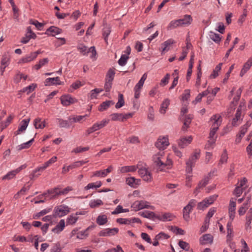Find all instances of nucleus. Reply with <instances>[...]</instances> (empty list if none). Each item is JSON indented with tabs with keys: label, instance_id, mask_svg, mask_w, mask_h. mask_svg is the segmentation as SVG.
<instances>
[{
	"label": "nucleus",
	"instance_id": "15",
	"mask_svg": "<svg viewBox=\"0 0 252 252\" xmlns=\"http://www.w3.org/2000/svg\"><path fill=\"white\" fill-rule=\"evenodd\" d=\"M10 57L7 54H4L2 56L1 60V65L0 67L1 75L3 74L5 68L9 65Z\"/></svg>",
	"mask_w": 252,
	"mask_h": 252
},
{
	"label": "nucleus",
	"instance_id": "19",
	"mask_svg": "<svg viewBox=\"0 0 252 252\" xmlns=\"http://www.w3.org/2000/svg\"><path fill=\"white\" fill-rule=\"evenodd\" d=\"M216 133L210 130L209 136V140L205 145L206 149H209L215 144L217 138V136L215 137Z\"/></svg>",
	"mask_w": 252,
	"mask_h": 252
},
{
	"label": "nucleus",
	"instance_id": "57",
	"mask_svg": "<svg viewBox=\"0 0 252 252\" xmlns=\"http://www.w3.org/2000/svg\"><path fill=\"white\" fill-rule=\"evenodd\" d=\"M17 174L15 170L11 171L2 177V180H10L13 178Z\"/></svg>",
	"mask_w": 252,
	"mask_h": 252
},
{
	"label": "nucleus",
	"instance_id": "51",
	"mask_svg": "<svg viewBox=\"0 0 252 252\" xmlns=\"http://www.w3.org/2000/svg\"><path fill=\"white\" fill-rule=\"evenodd\" d=\"M115 74V72L114 70L113 69L110 68L107 73L105 80L112 82L114 78Z\"/></svg>",
	"mask_w": 252,
	"mask_h": 252
},
{
	"label": "nucleus",
	"instance_id": "7",
	"mask_svg": "<svg viewBox=\"0 0 252 252\" xmlns=\"http://www.w3.org/2000/svg\"><path fill=\"white\" fill-rule=\"evenodd\" d=\"M138 174L146 182H151L153 180L152 174L151 172L146 168L142 167L138 170Z\"/></svg>",
	"mask_w": 252,
	"mask_h": 252
},
{
	"label": "nucleus",
	"instance_id": "38",
	"mask_svg": "<svg viewBox=\"0 0 252 252\" xmlns=\"http://www.w3.org/2000/svg\"><path fill=\"white\" fill-rule=\"evenodd\" d=\"M111 28L109 26L104 27L102 31V34L105 42L108 44V37L111 33Z\"/></svg>",
	"mask_w": 252,
	"mask_h": 252
},
{
	"label": "nucleus",
	"instance_id": "23",
	"mask_svg": "<svg viewBox=\"0 0 252 252\" xmlns=\"http://www.w3.org/2000/svg\"><path fill=\"white\" fill-rule=\"evenodd\" d=\"M175 216L171 213H165L162 216L158 215L157 219L162 221H171L173 220Z\"/></svg>",
	"mask_w": 252,
	"mask_h": 252
},
{
	"label": "nucleus",
	"instance_id": "10",
	"mask_svg": "<svg viewBox=\"0 0 252 252\" xmlns=\"http://www.w3.org/2000/svg\"><path fill=\"white\" fill-rule=\"evenodd\" d=\"M169 142L167 136H160L155 143V146L159 150H164L169 145Z\"/></svg>",
	"mask_w": 252,
	"mask_h": 252
},
{
	"label": "nucleus",
	"instance_id": "31",
	"mask_svg": "<svg viewBox=\"0 0 252 252\" xmlns=\"http://www.w3.org/2000/svg\"><path fill=\"white\" fill-rule=\"evenodd\" d=\"M136 169L137 167L135 165L125 166L121 167L120 171L122 173H126L130 172H134Z\"/></svg>",
	"mask_w": 252,
	"mask_h": 252
},
{
	"label": "nucleus",
	"instance_id": "43",
	"mask_svg": "<svg viewBox=\"0 0 252 252\" xmlns=\"http://www.w3.org/2000/svg\"><path fill=\"white\" fill-rule=\"evenodd\" d=\"M90 227H88L85 230L79 231L77 233V238L79 239H83L86 238L89 235L88 230Z\"/></svg>",
	"mask_w": 252,
	"mask_h": 252
},
{
	"label": "nucleus",
	"instance_id": "11",
	"mask_svg": "<svg viewBox=\"0 0 252 252\" xmlns=\"http://www.w3.org/2000/svg\"><path fill=\"white\" fill-rule=\"evenodd\" d=\"M119 232L118 228H106L102 230L99 232V236H112L116 235Z\"/></svg>",
	"mask_w": 252,
	"mask_h": 252
},
{
	"label": "nucleus",
	"instance_id": "47",
	"mask_svg": "<svg viewBox=\"0 0 252 252\" xmlns=\"http://www.w3.org/2000/svg\"><path fill=\"white\" fill-rule=\"evenodd\" d=\"M86 116H87V115H84V116H70L68 117V120L70 121L71 123L79 122Z\"/></svg>",
	"mask_w": 252,
	"mask_h": 252
},
{
	"label": "nucleus",
	"instance_id": "29",
	"mask_svg": "<svg viewBox=\"0 0 252 252\" xmlns=\"http://www.w3.org/2000/svg\"><path fill=\"white\" fill-rule=\"evenodd\" d=\"M34 126L35 128H41L43 129L45 127V121H41V119L40 118H37L34 120Z\"/></svg>",
	"mask_w": 252,
	"mask_h": 252
},
{
	"label": "nucleus",
	"instance_id": "52",
	"mask_svg": "<svg viewBox=\"0 0 252 252\" xmlns=\"http://www.w3.org/2000/svg\"><path fill=\"white\" fill-rule=\"evenodd\" d=\"M250 126L251 123L249 122H247L244 125L240 127V133L239 134L241 135V136H244Z\"/></svg>",
	"mask_w": 252,
	"mask_h": 252
},
{
	"label": "nucleus",
	"instance_id": "35",
	"mask_svg": "<svg viewBox=\"0 0 252 252\" xmlns=\"http://www.w3.org/2000/svg\"><path fill=\"white\" fill-rule=\"evenodd\" d=\"M78 220V217L75 216L74 214L70 215L66 219V225H73Z\"/></svg>",
	"mask_w": 252,
	"mask_h": 252
},
{
	"label": "nucleus",
	"instance_id": "62",
	"mask_svg": "<svg viewBox=\"0 0 252 252\" xmlns=\"http://www.w3.org/2000/svg\"><path fill=\"white\" fill-rule=\"evenodd\" d=\"M128 57L126 55L121 56L120 59L118 61V63L121 66H124L127 62Z\"/></svg>",
	"mask_w": 252,
	"mask_h": 252
},
{
	"label": "nucleus",
	"instance_id": "45",
	"mask_svg": "<svg viewBox=\"0 0 252 252\" xmlns=\"http://www.w3.org/2000/svg\"><path fill=\"white\" fill-rule=\"evenodd\" d=\"M250 199H248L247 201V203H245L243 204V205L239 209L238 213L240 216L244 215L246 210L248 209V207L247 206L248 204L250 203Z\"/></svg>",
	"mask_w": 252,
	"mask_h": 252
},
{
	"label": "nucleus",
	"instance_id": "5",
	"mask_svg": "<svg viewBox=\"0 0 252 252\" xmlns=\"http://www.w3.org/2000/svg\"><path fill=\"white\" fill-rule=\"evenodd\" d=\"M70 209L67 206L60 205L54 208L53 216L55 218L62 217L67 215Z\"/></svg>",
	"mask_w": 252,
	"mask_h": 252
},
{
	"label": "nucleus",
	"instance_id": "16",
	"mask_svg": "<svg viewBox=\"0 0 252 252\" xmlns=\"http://www.w3.org/2000/svg\"><path fill=\"white\" fill-rule=\"evenodd\" d=\"M213 236L211 234H204L199 239L200 244L201 245L211 244L213 242Z\"/></svg>",
	"mask_w": 252,
	"mask_h": 252
},
{
	"label": "nucleus",
	"instance_id": "2",
	"mask_svg": "<svg viewBox=\"0 0 252 252\" xmlns=\"http://www.w3.org/2000/svg\"><path fill=\"white\" fill-rule=\"evenodd\" d=\"M200 155V150H195L193 155L190 156L189 159L186 162V170L187 173L190 174L192 172V167L194 166L196 160L199 158Z\"/></svg>",
	"mask_w": 252,
	"mask_h": 252
},
{
	"label": "nucleus",
	"instance_id": "60",
	"mask_svg": "<svg viewBox=\"0 0 252 252\" xmlns=\"http://www.w3.org/2000/svg\"><path fill=\"white\" fill-rule=\"evenodd\" d=\"M178 244L180 247L184 250L188 251L189 249V243L183 240L179 241Z\"/></svg>",
	"mask_w": 252,
	"mask_h": 252
},
{
	"label": "nucleus",
	"instance_id": "13",
	"mask_svg": "<svg viewBox=\"0 0 252 252\" xmlns=\"http://www.w3.org/2000/svg\"><path fill=\"white\" fill-rule=\"evenodd\" d=\"M236 203L235 201H233V199L231 198L229 202L228 207V214L230 220L232 221L235 216Z\"/></svg>",
	"mask_w": 252,
	"mask_h": 252
},
{
	"label": "nucleus",
	"instance_id": "49",
	"mask_svg": "<svg viewBox=\"0 0 252 252\" xmlns=\"http://www.w3.org/2000/svg\"><path fill=\"white\" fill-rule=\"evenodd\" d=\"M103 202L100 199L92 200L90 202L89 205L91 208H94L103 205Z\"/></svg>",
	"mask_w": 252,
	"mask_h": 252
},
{
	"label": "nucleus",
	"instance_id": "4",
	"mask_svg": "<svg viewBox=\"0 0 252 252\" xmlns=\"http://www.w3.org/2000/svg\"><path fill=\"white\" fill-rule=\"evenodd\" d=\"M218 195L214 194L208 197L205 198L202 201L197 204V208L198 210H204L207 208L209 205L212 204L217 199Z\"/></svg>",
	"mask_w": 252,
	"mask_h": 252
},
{
	"label": "nucleus",
	"instance_id": "33",
	"mask_svg": "<svg viewBox=\"0 0 252 252\" xmlns=\"http://www.w3.org/2000/svg\"><path fill=\"white\" fill-rule=\"evenodd\" d=\"M107 221V218L105 215H99L96 220V223L99 225H104Z\"/></svg>",
	"mask_w": 252,
	"mask_h": 252
},
{
	"label": "nucleus",
	"instance_id": "28",
	"mask_svg": "<svg viewBox=\"0 0 252 252\" xmlns=\"http://www.w3.org/2000/svg\"><path fill=\"white\" fill-rule=\"evenodd\" d=\"M243 118H241V115L240 113H236L234 118L232 120V126L236 127L238 126L242 122Z\"/></svg>",
	"mask_w": 252,
	"mask_h": 252
},
{
	"label": "nucleus",
	"instance_id": "36",
	"mask_svg": "<svg viewBox=\"0 0 252 252\" xmlns=\"http://www.w3.org/2000/svg\"><path fill=\"white\" fill-rule=\"evenodd\" d=\"M102 185V183L100 181H97L95 183H91L88 184L87 186L85 187V190H89L90 189H97L100 187Z\"/></svg>",
	"mask_w": 252,
	"mask_h": 252
},
{
	"label": "nucleus",
	"instance_id": "26",
	"mask_svg": "<svg viewBox=\"0 0 252 252\" xmlns=\"http://www.w3.org/2000/svg\"><path fill=\"white\" fill-rule=\"evenodd\" d=\"M252 65V57L250 58L248 61L244 64L243 68L242 69L240 75L242 77L250 68Z\"/></svg>",
	"mask_w": 252,
	"mask_h": 252
},
{
	"label": "nucleus",
	"instance_id": "53",
	"mask_svg": "<svg viewBox=\"0 0 252 252\" xmlns=\"http://www.w3.org/2000/svg\"><path fill=\"white\" fill-rule=\"evenodd\" d=\"M125 104L124 96L122 94H119L118 101L115 105V107L117 109L120 108Z\"/></svg>",
	"mask_w": 252,
	"mask_h": 252
},
{
	"label": "nucleus",
	"instance_id": "17",
	"mask_svg": "<svg viewBox=\"0 0 252 252\" xmlns=\"http://www.w3.org/2000/svg\"><path fill=\"white\" fill-rule=\"evenodd\" d=\"M30 120V119L23 120L20 124L18 130L14 132V134L17 135L24 131L28 126Z\"/></svg>",
	"mask_w": 252,
	"mask_h": 252
},
{
	"label": "nucleus",
	"instance_id": "34",
	"mask_svg": "<svg viewBox=\"0 0 252 252\" xmlns=\"http://www.w3.org/2000/svg\"><path fill=\"white\" fill-rule=\"evenodd\" d=\"M170 104V100L169 99L166 98L164 100L161 104L160 108V112L161 114H164L166 112V109L168 108Z\"/></svg>",
	"mask_w": 252,
	"mask_h": 252
},
{
	"label": "nucleus",
	"instance_id": "46",
	"mask_svg": "<svg viewBox=\"0 0 252 252\" xmlns=\"http://www.w3.org/2000/svg\"><path fill=\"white\" fill-rule=\"evenodd\" d=\"M231 220H230L227 223V239H231L232 237L233 228Z\"/></svg>",
	"mask_w": 252,
	"mask_h": 252
},
{
	"label": "nucleus",
	"instance_id": "18",
	"mask_svg": "<svg viewBox=\"0 0 252 252\" xmlns=\"http://www.w3.org/2000/svg\"><path fill=\"white\" fill-rule=\"evenodd\" d=\"M192 140L191 136L188 137H181L178 141V145L181 148H184L185 147L190 144Z\"/></svg>",
	"mask_w": 252,
	"mask_h": 252
},
{
	"label": "nucleus",
	"instance_id": "44",
	"mask_svg": "<svg viewBox=\"0 0 252 252\" xmlns=\"http://www.w3.org/2000/svg\"><path fill=\"white\" fill-rule=\"evenodd\" d=\"M34 141V138H32L30 141L24 143L20 145H18L17 146V150L18 151H21L24 149H27L29 148L32 145V143Z\"/></svg>",
	"mask_w": 252,
	"mask_h": 252
},
{
	"label": "nucleus",
	"instance_id": "59",
	"mask_svg": "<svg viewBox=\"0 0 252 252\" xmlns=\"http://www.w3.org/2000/svg\"><path fill=\"white\" fill-rule=\"evenodd\" d=\"M36 85L34 84H32L29 86L24 88L22 90V92H27V94H29L32 91H33L34 89L36 88Z\"/></svg>",
	"mask_w": 252,
	"mask_h": 252
},
{
	"label": "nucleus",
	"instance_id": "55",
	"mask_svg": "<svg viewBox=\"0 0 252 252\" xmlns=\"http://www.w3.org/2000/svg\"><path fill=\"white\" fill-rule=\"evenodd\" d=\"M13 118V116L10 115L5 122L1 123V130L5 128L11 123Z\"/></svg>",
	"mask_w": 252,
	"mask_h": 252
},
{
	"label": "nucleus",
	"instance_id": "61",
	"mask_svg": "<svg viewBox=\"0 0 252 252\" xmlns=\"http://www.w3.org/2000/svg\"><path fill=\"white\" fill-rule=\"evenodd\" d=\"M102 91V89H95L91 91L90 98L91 99L96 98L98 94Z\"/></svg>",
	"mask_w": 252,
	"mask_h": 252
},
{
	"label": "nucleus",
	"instance_id": "50",
	"mask_svg": "<svg viewBox=\"0 0 252 252\" xmlns=\"http://www.w3.org/2000/svg\"><path fill=\"white\" fill-rule=\"evenodd\" d=\"M228 159V155L226 149H224L222 154L221 155L220 159V160L219 165L226 163Z\"/></svg>",
	"mask_w": 252,
	"mask_h": 252
},
{
	"label": "nucleus",
	"instance_id": "42",
	"mask_svg": "<svg viewBox=\"0 0 252 252\" xmlns=\"http://www.w3.org/2000/svg\"><path fill=\"white\" fill-rule=\"evenodd\" d=\"M209 36L211 39L217 43H218L220 41L221 37L218 33H215L213 32H209Z\"/></svg>",
	"mask_w": 252,
	"mask_h": 252
},
{
	"label": "nucleus",
	"instance_id": "63",
	"mask_svg": "<svg viewBox=\"0 0 252 252\" xmlns=\"http://www.w3.org/2000/svg\"><path fill=\"white\" fill-rule=\"evenodd\" d=\"M252 214H248L246 216V228L248 229V228H251V223L252 222Z\"/></svg>",
	"mask_w": 252,
	"mask_h": 252
},
{
	"label": "nucleus",
	"instance_id": "8",
	"mask_svg": "<svg viewBox=\"0 0 252 252\" xmlns=\"http://www.w3.org/2000/svg\"><path fill=\"white\" fill-rule=\"evenodd\" d=\"M61 104L64 106H67L71 104L77 103L78 100L69 94L63 95L60 97Z\"/></svg>",
	"mask_w": 252,
	"mask_h": 252
},
{
	"label": "nucleus",
	"instance_id": "40",
	"mask_svg": "<svg viewBox=\"0 0 252 252\" xmlns=\"http://www.w3.org/2000/svg\"><path fill=\"white\" fill-rule=\"evenodd\" d=\"M60 189V188L59 187H57L56 188H55L54 189H48L47 190V192L49 194H54V195H52L50 197V199L56 198L58 196L60 195V194H57V193H58L59 190Z\"/></svg>",
	"mask_w": 252,
	"mask_h": 252
},
{
	"label": "nucleus",
	"instance_id": "54",
	"mask_svg": "<svg viewBox=\"0 0 252 252\" xmlns=\"http://www.w3.org/2000/svg\"><path fill=\"white\" fill-rule=\"evenodd\" d=\"M111 120L113 121H123V113H113L110 115Z\"/></svg>",
	"mask_w": 252,
	"mask_h": 252
},
{
	"label": "nucleus",
	"instance_id": "48",
	"mask_svg": "<svg viewBox=\"0 0 252 252\" xmlns=\"http://www.w3.org/2000/svg\"><path fill=\"white\" fill-rule=\"evenodd\" d=\"M222 65V63H220L216 66L212 73L210 76V78H215L218 76V72L220 70Z\"/></svg>",
	"mask_w": 252,
	"mask_h": 252
},
{
	"label": "nucleus",
	"instance_id": "37",
	"mask_svg": "<svg viewBox=\"0 0 252 252\" xmlns=\"http://www.w3.org/2000/svg\"><path fill=\"white\" fill-rule=\"evenodd\" d=\"M114 103L111 100H107L102 102L99 106L98 110L103 111L108 108Z\"/></svg>",
	"mask_w": 252,
	"mask_h": 252
},
{
	"label": "nucleus",
	"instance_id": "22",
	"mask_svg": "<svg viewBox=\"0 0 252 252\" xmlns=\"http://www.w3.org/2000/svg\"><path fill=\"white\" fill-rule=\"evenodd\" d=\"M62 32V30L59 28L55 26H51L47 30L45 33L54 36L56 34L61 33Z\"/></svg>",
	"mask_w": 252,
	"mask_h": 252
},
{
	"label": "nucleus",
	"instance_id": "64",
	"mask_svg": "<svg viewBox=\"0 0 252 252\" xmlns=\"http://www.w3.org/2000/svg\"><path fill=\"white\" fill-rule=\"evenodd\" d=\"M51 252H63L60 244L59 243L54 244L51 249Z\"/></svg>",
	"mask_w": 252,
	"mask_h": 252
},
{
	"label": "nucleus",
	"instance_id": "1",
	"mask_svg": "<svg viewBox=\"0 0 252 252\" xmlns=\"http://www.w3.org/2000/svg\"><path fill=\"white\" fill-rule=\"evenodd\" d=\"M164 152L160 151L157 154L153 156V161L156 164L157 169L160 171H165L167 169L171 168L172 161L171 159L166 158V162H164Z\"/></svg>",
	"mask_w": 252,
	"mask_h": 252
},
{
	"label": "nucleus",
	"instance_id": "58",
	"mask_svg": "<svg viewBox=\"0 0 252 252\" xmlns=\"http://www.w3.org/2000/svg\"><path fill=\"white\" fill-rule=\"evenodd\" d=\"M77 49L80 51L83 55H88L89 53V49L86 46L81 45L77 47Z\"/></svg>",
	"mask_w": 252,
	"mask_h": 252
},
{
	"label": "nucleus",
	"instance_id": "9",
	"mask_svg": "<svg viewBox=\"0 0 252 252\" xmlns=\"http://www.w3.org/2000/svg\"><path fill=\"white\" fill-rule=\"evenodd\" d=\"M210 121H214L210 130L216 132L221 123V116L219 115H214L210 118Z\"/></svg>",
	"mask_w": 252,
	"mask_h": 252
},
{
	"label": "nucleus",
	"instance_id": "3",
	"mask_svg": "<svg viewBox=\"0 0 252 252\" xmlns=\"http://www.w3.org/2000/svg\"><path fill=\"white\" fill-rule=\"evenodd\" d=\"M131 208L132 210L134 211H137L144 208L155 209L154 206L150 205L149 202L144 200L135 201L131 205Z\"/></svg>",
	"mask_w": 252,
	"mask_h": 252
},
{
	"label": "nucleus",
	"instance_id": "12",
	"mask_svg": "<svg viewBox=\"0 0 252 252\" xmlns=\"http://www.w3.org/2000/svg\"><path fill=\"white\" fill-rule=\"evenodd\" d=\"M40 53H41V52L39 50L34 52H32L29 55L22 58L19 61V63H27L30 62L36 59L37 55Z\"/></svg>",
	"mask_w": 252,
	"mask_h": 252
},
{
	"label": "nucleus",
	"instance_id": "6",
	"mask_svg": "<svg viewBox=\"0 0 252 252\" xmlns=\"http://www.w3.org/2000/svg\"><path fill=\"white\" fill-rule=\"evenodd\" d=\"M196 201L194 199H191L189 201L188 204L185 206L183 210V215L184 220L189 221V214L192 208L195 206Z\"/></svg>",
	"mask_w": 252,
	"mask_h": 252
},
{
	"label": "nucleus",
	"instance_id": "21",
	"mask_svg": "<svg viewBox=\"0 0 252 252\" xmlns=\"http://www.w3.org/2000/svg\"><path fill=\"white\" fill-rule=\"evenodd\" d=\"M62 83L59 77L54 78H48L45 81V86H50L54 85H61Z\"/></svg>",
	"mask_w": 252,
	"mask_h": 252
},
{
	"label": "nucleus",
	"instance_id": "14",
	"mask_svg": "<svg viewBox=\"0 0 252 252\" xmlns=\"http://www.w3.org/2000/svg\"><path fill=\"white\" fill-rule=\"evenodd\" d=\"M87 162H88V161H84L83 160H80V161H77L74 162L72 164L68 166L66 168H65L64 166L63 168L62 173L64 174V173L68 172L71 169H74L75 168H77L78 167H80V166L83 165L84 164L87 163Z\"/></svg>",
	"mask_w": 252,
	"mask_h": 252
},
{
	"label": "nucleus",
	"instance_id": "24",
	"mask_svg": "<svg viewBox=\"0 0 252 252\" xmlns=\"http://www.w3.org/2000/svg\"><path fill=\"white\" fill-rule=\"evenodd\" d=\"M64 227V220H60L59 223L52 229V231L55 233L59 234L63 230Z\"/></svg>",
	"mask_w": 252,
	"mask_h": 252
},
{
	"label": "nucleus",
	"instance_id": "41",
	"mask_svg": "<svg viewBox=\"0 0 252 252\" xmlns=\"http://www.w3.org/2000/svg\"><path fill=\"white\" fill-rule=\"evenodd\" d=\"M184 26L189 25L192 21V18L189 15H185L183 19H180Z\"/></svg>",
	"mask_w": 252,
	"mask_h": 252
},
{
	"label": "nucleus",
	"instance_id": "27",
	"mask_svg": "<svg viewBox=\"0 0 252 252\" xmlns=\"http://www.w3.org/2000/svg\"><path fill=\"white\" fill-rule=\"evenodd\" d=\"M192 118L189 115H186L184 118L183 126L182 130L185 132L187 131L188 128L189 127L191 123Z\"/></svg>",
	"mask_w": 252,
	"mask_h": 252
},
{
	"label": "nucleus",
	"instance_id": "25",
	"mask_svg": "<svg viewBox=\"0 0 252 252\" xmlns=\"http://www.w3.org/2000/svg\"><path fill=\"white\" fill-rule=\"evenodd\" d=\"M211 176V172H210L207 176L204 177V178L199 182L197 187L196 188V190L200 189L205 187L209 182Z\"/></svg>",
	"mask_w": 252,
	"mask_h": 252
},
{
	"label": "nucleus",
	"instance_id": "30",
	"mask_svg": "<svg viewBox=\"0 0 252 252\" xmlns=\"http://www.w3.org/2000/svg\"><path fill=\"white\" fill-rule=\"evenodd\" d=\"M174 42H175L173 39H168V40L165 41L162 44H161V48L162 49V50H161L162 54L165 51H167L169 50V48L168 47L170 45L174 43Z\"/></svg>",
	"mask_w": 252,
	"mask_h": 252
},
{
	"label": "nucleus",
	"instance_id": "56",
	"mask_svg": "<svg viewBox=\"0 0 252 252\" xmlns=\"http://www.w3.org/2000/svg\"><path fill=\"white\" fill-rule=\"evenodd\" d=\"M42 168H43L42 166H40V167H38L37 168L35 169L34 170H33L32 174L30 175V179L31 180H32L34 178L37 177L40 175V174L36 175V173L37 172L42 171L43 170H44V169H42Z\"/></svg>",
	"mask_w": 252,
	"mask_h": 252
},
{
	"label": "nucleus",
	"instance_id": "32",
	"mask_svg": "<svg viewBox=\"0 0 252 252\" xmlns=\"http://www.w3.org/2000/svg\"><path fill=\"white\" fill-rule=\"evenodd\" d=\"M109 122V120L108 119H103L100 122H98L94 123V125L95 126V127L96 130H98L103 127H105Z\"/></svg>",
	"mask_w": 252,
	"mask_h": 252
},
{
	"label": "nucleus",
	"instance_id": "39",
	"mask_svg": "<svg viewBox=\"0 0 252 252\" xmlns=\"http://www.w3.org/2000/svg\"><path fill=\"white\" fill-rule=\"evenodd\" d=\"M56 121L60 127H69L70 126V124L66 120L57 118L56 119Z\"/></svg>",
	"mask_w": 252,
	"mask_h": 252
},
{
	"label": "nucleus",
	"instance_id": "20",
	"mask_svg": "<svg viewBox=\"0 0 252 252\" xmlns=\"http://www.w3.org/2000/svg\"><path fill=\"white\" fill-rule=\"evenodd\" d=\"M138 214L147 219L155 220V219H157L158 215H157L153 212H150L149 211H146L144 212H141L138 213Z\"/></svg>",
	"mask_w": 252,
	"mask_h": 252
}]
</instances>
